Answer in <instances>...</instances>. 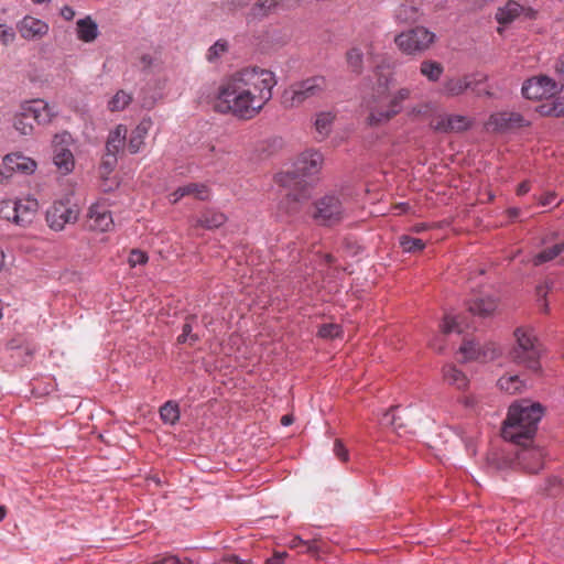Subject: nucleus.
<instances>
[{
	"label": "nucleus",
	"mask_w": 564,
	"mask_h": 564,
	"mask_svg": "<svg viewBox=\"0 0 564 564\" xmlns=\"http://www.w3.org/2000/svg\"><path fill=\"white\" fill-rule=\"evenodd\" d=\"M61 13L65 20H72L75 17V11L68 6L64 7Z\"/></svg>",
	"instance_id": "nucleus-60"
},
{
	"label": "nucleus",
	"mask_w": 564,
	"mask_h": 564,
	"mask_svg": "<svg viewBox=\"0 0 564 564\" xmlns=\"http://www.w3.org/2000/svg\"><path fill=\"white\" fill-rule=\"evenodd\" d=\"M129 264L131 267H135L138 264H144L148 261V256L144 251H141L139 249L131 250L129 254Z\"/></svg>",
	"instance_id": "nucleus-45"
},
{
	"label": "nucleus",
	"mask_w": 564,
	"mask_h": 564,
	"mask_svg": "<svg viewBox=\"0 0 564 564\" xmlns=\"http://www.w3.org/2000/svg\"><path fill=\"white\" fill-rule=\"evenodd\" d=\"M423 11L421 7L413 1H404L394 10V19L398 23L413 24L421 20Z\"/></svg>",
	"instance_id": "nucleus-23"
},
{
	"label": "nucleus",
	"mask_w": 564,
	"mask_h": 564,
	"mask_svg": "<svg viewBox=\"0 0 564 564\" xmlns=\"http://www.w3.org/2000/svg\"><path fill=\"white\" fill-rule=\"evenodd\" d=\"M529 442L519 444L521 448L517 453L518 465L529 474H535L543 468L544 451L539 446H529Z\"/></svg>",
	"instance_id": "nucleus-18"
},
{
	"label": "nucleus",
	"mask_w": 564,
	"mask_h": 564,
	"mask_svg": "<svg viewBox=\"0 0 564 564\" xmlns=\"http://www.w3.org/2000/svg\"><path fill=\"white\" fill-rule=\"evenodd\" d=\"M251 0H227L226 1V8L229 11H237L240 9L246 8Z\"/></svg>",
	"instance_id": "nucleus-50"
},
{
	"label": "nucleus",
	"mask_w": 564,
	"mask_h": 564,
	"mask_svg": "<svg viewBox=\"0 0 564 564\" xmlns=\"http://www.w3.org/2000/svg\"><path fill=\"white\" fill-rule=\"evenodd\" d=\"M411 90L409 88H400L389 100L386 112H379L377 109H373V113L371 120L373 122L378 121H389L394 116H397L402 109V102L410 98Z\"/></svg>",
	"instance_id": "nucleus-22"
},
{
	"label": "nucleus",
	"mask_w": 564,
	"mask_h": 564,
	"mask_svg": "<svg viewBox=\"0 0 564 564\" xmlns=\"http://www.w3.org/2000/svg\"><path fill=\"white\" fill-rule=\"evenodd\" d=\"M72 147L73 138L68 132L54 135L52 141V160L61 175H68L74 171L75 158Z\"/></svg>",
	"instance_id": "nucleus-11"
},
{
	"label": "nucleus",
	"mask_w": 564,
	"mask_h": 564,
	"mask_svg": "<svg viewBox=\"0 0 564 564\" xmlns=\"http://www.w3.org/2000/svg\"><path fill=\"white\" fill-rule=\"evenodd\" d=\"M327 88L324 76H312L295 82L285 88L281 96V104L285 109L302 106L306 100L321 96Z\"/></svg>",
	"instance_id": "nucleus-6"
},
{
	"label": "nucleus",
	"mask_w": 564,
	"mask_h": 564,
	"mask_svg": "<svg viewBox=\"0 0 564 564\" xmlns=\"http://www.w3.org/2000/svg\"><path fill=\"white\" fill-rule=\"evenodd\" d=\"M7 510L4 507L0 506V522L4 519Z\"/></svg>",
	"instance_id": "nucleus-64"
},
{
	"label": "nucleus",
	"mask_w": 564,
	"mask_h": 564,
	"mask_svg": "<svg viewBox=\"0 0 564 564\" xmlns=\"http://www.w3.org/2000/svg\"><path fill=\"white\" fill-rule=\"evenodd\" d=\"M443 334H449L453 332L462 333L464 330L463 324L457 317L452 315H445L443 323L441 324Z\"/></svg>",
	"instance_id": "nucleus-40"
},
{
	"label": "nucleus",
	"mask_w": 564,
	"mask_h": 564,
	"mask_svg": "<svg viewBox=\"0 0 564 564\" xmlns=\"http://www.w3.org/2000/svg\"><path fill=\"white\" fill-rule=\"evenodd\" d=\"M281 423H282V425H284V426H288V425L292 424V423H293V416H292V415H289V414H288V415H283V416L281 417Z\"/></svg>",
	"instance_id": "nucleus-62"
},
{
	"label": "nucleus",
	"mask_w": 564,
	"mask_h": 564,
	"mask_svg": "<svg viewBox=\"0 0 564 564\" xmlns=\"http://www.w3.org/2000/svg\"><path fill=\"white\" fill-rule=\"evenodd\" d=\"M362 56L364 53L359 47H352L346 54L349 68L357 74L362 69Z\"/></svg>",
	"instance_id": "nucleus-39"
},
{
	"label": "nucleus",
	"mask_w": 564,
	"mask_h": 564,
	"mask_svg": "<svg viewBox=\"0 0 564 564\" xmlns=\"http://www.w3.org/2000/svg\"><path fill=\"white\" fill-rule=\"evenodd\" d=\"M564 251V243H555L552 247L545 248L541 252L534 256L532 262L534 265H541L545 262H549L556 258L560 253Z\"/></svg>",
	"instance_id": "nucleus-35"
},
{
	"label": "nucleus",
	"mask_w": 564,
	"mask_h": 564,
	"mask_svg": "<svg viewBox=\"0 0 564 564\" xmlns=\"http://www.w3.org/2000/svg\"><path fill=\"white\" fill-rule=\"evenodd\" d=\"M151 127L152 120L150 118H143L133 129L128 142V149L130 153L134 154L141 150L144 143V139L148 135Z\"/></svg>",
	"instance_id": "nucleus-25"
},
{
	"label": "nucleus",
	"mask_w": 564,
	"mask_h": 564,
	"mask_svg": "<svg viewBox=\"0 0 564 564\" xmlns=\"http://www.w3.org/2000/svg\"><path fill=\"white\" fill-rule=\"evenodd\" d=\"M497 308V301L492 296L475 297L468 303V310L471 314L478 316H489Z\"/></svg>",
	"instance_id": "nucleus-27"
},
{
	"label": "nucleus",
	"mask_w": 564,
	"mask_h": 564,
	"mask_svg": "<svg viewBox=\"0 0 564 564\" xmlns=\"http://www.w3.org/2000/svg\"><path fill=\"white\" fill-rule=\"evenodd\" d=\"M184 196H187V194L183 192V186H181L174 193L171 194L170 200L171 203L175 204Z\"/></svg>",
	"instance_id": "nucleus-55"
},
{
	"label": "nucleus",
	"mask_w": 564,
	"mask_h": 564,
	"mask_svg": "<svg viewBox=\"0 0 564 564\" xmlns=\"http://www.w3.org/2000/svg\"><path fill=\"white\" fill-rule=\"evenodd\" d=\"M555 197H556L555 193H553V192L546 193L543 196H541L540 204L542 206L551 205L555 200Z\"/></svg>",
	"instance_id": "nucleus-54"
},
{
	"label": "nucleus",
	"mask_w": 564,
	"mask_h": 564,
	"mask_svg": "<svg viewBox=\"0 0 564 564\" xmlns=\"http://www.w3.org/2000/svg\"><path fill=\"white\" fill-rule=\"evenodd\" d=\"M391 78L381 74H378V88L375 94L367 100L366 107L369 111V115L367 117V122L370 126H379L382 123H386L387 121H376L373 122L371 120L373 109H377L379 112H386L388 100L387 99V93L390 87Z\"/></svg>",
	"instance_id": "nucleus-17"
},
{
	"label": "nucleus",
	"mask_w": 564,
	"mask_h": 564,
	"mask_svg": "<svg viewBox=\"0 0 564 564\" xmlns=\"http://www.w3.org/2000/svg\"><path fill=\"white\" fill-rule=\"evenodd\" d=\"M99 35L97 23L90 15L77 20L76 36L84 43H93Z\"/></svg>",
	"instance_id": "nucleus-26"
},
{
	"label": "nucleus",
	"mask_w": 564,
	"mask_h": 564,
	"mask_svg": "<svg viewBox=\"0 0 564 564\" xmlns=\"http://www.w3.org/2000/svg\"><path fill=\"white\" fill-rule=\"evenodd\" d=\"M530 126L521 113L513 111H500L492 113L486 122L487 130L507 132L518 128Z\"/></svg>",
	"instance_id": "nucleus-14"
},
{
	"label": "nucleus",
	"mask_w": 564,
	"mask_h": 564,
	"mask_svg": "<svg viewBox=\"0 0 564 564\" xmlns=\"http://www.w3.org/2000/svg\"><path fill=\"white\" fill-rule=\"evenodd\" d=\"M15 39L13 30L6 24H0V41L3 44L12 43Z\"/></svg>",
	"instance_id": "nucleus-47"
},
{
	"label": "nucleus",
	"mask_w": 564,
	"mask_h": 564,
	"mask_svg": "<svg viewBox=\"0 0 564 564\" xmlns=\"http://www.w3.org/2000/svg\"><path fill=\"white\" fill-rule=\"evenodd\" d=\"M80 209L69 198L55 200L46 210V223L54 231H62L66 225L78 220Z\"/></svg>",
	"instance_id": "nucleus-10"
},
{
	"label": "nucleus",
	"mask_w": 564,
	"mask_h": 564,
	"mask_svg": "<svg viewBox=\"0 0 564 564\" xmlns=\"http://www.w3.org/2000/svg\"><path fill=\"white\" fill-rule=\"evenodd\" d=\"M431 226L429 224H425V223H420V224H415L411 227V231L412 232H415V234H420V232H423L427 229H430Z\"/></svg>",
	"instance_id": "nucleus-57"
},
{
	"label": "nucleus",
	"mask_w": 564,
	"mask_h": 564,
	"mask_svg": "<svg viewBox=\"0 0 564 564\" xmlns=\"http://www.w3.org/2000/svg\"><path fill=\"white\" fill-rule=\"evenodd\" d=\"M560 90L558 84L545 75L532 77L525 80L522 86V94L527 99L549 98Z\"/></svg>",
	"instance_id": "nucleus-12"
},
{
	"label": "nucleus",
	"mask_w": 564,
	"mask_h": 564,
	"mask_svg": "<svg viewBox=\"0 0 564 564\" xmlns=\"http://www.w3.org/2000/svg\"><path fill=\"white\" fill-rule=\"evenodd\" d=\"M444 72V67L440 62L432 59H424L420 64V73L426 77L430 82H437Z\"/></svg>",
	"instance_id": "nucleus-32"
},
{
	"label": "nucleus",
	"mask_w": 564,
	"mask_h": 564,
	"mask_svg": "<svg viewBox=\"0 0 564 564\" xmlns=\"http://www.w3.org/2000/svg\"><path fill=\"white\" fill-rule=\"evenodd\" d=\"M530 191V183L524 181L520 183L517 187V194L519 196L525 195Z\"/></svg>",
	"instance_id": "nucleus-59"
},
{
	"label": "nucleus",
	"mask_w": 564,
	"mask_h": 564,
	"mask_svg": "<svg viewBox=\"0 0 564 564\" xmlns=\"http://www.w3.org/2000/svg\"><path fill=\"white\" fill-rule=\"evenodd\" d=\"M324 156L317 150H306L299 155L294 163V171L285 173L280 177L283 186L293 187L286 194L288 212L295 213L299 206L306 202L311 196V185L301 180V177L313 176L317 174L323 165Z\"/></svg>",
	"instance_id": "nucleus-2"
},
{
	"label": "nucleus",
	"mask_w": 564,
	"mask_h": 564,
	"mask_svg": "<svg viewBox=\"0 0 564 564\" xmlns=\"http://www.w3.org/2000/svg\"><path fill=\"white\" fill-rule=\"evenodd\" d=\"M551 286L547 283H543L536 286V294L543 300L541 310L544 313H549V304L545 301V297L550 291Z\"/></svg>",
	"instance_id": "nucleus-48"
},
{
	"label": "nucleus",
	"mask_w": 564,
	"mask_h": 564,
	"mask_svg": "<svg viewBox=\"0 0 564 564\" xmlns=\"http://www.w3.org/2000/svg\"><path fill=\"white\" fill-rule=\"evenodd\" d=\"M538 111L542 116L564 117V96L556 98L552 102L539 106Z\"/></svg>",
	"instance_id": "nucleus-36"
},
{
	"label": "nucleus",
	"mask_w": 564,
	"mask_h": 564,
	"mask_svg": "<svg viewBox=\"0 0 564 564\" xmlns=\"http://www.w3.org/2000/svg\"><path fill=\"white\" fill-rule=\"evenodd\" d=\"M340 327L337 324H324L318 329V336L322 338H336L340 335Z\"/></svg>",
	"instance_id": "nucleus-44"
},
{
	"label": "nucleus",
	"mask_w": 564,
	"mask_h": 564,
	"mask_svg": "<svg viewBox=\"0 0 564 564\" xmlns=\"http://www.w3.org/2000/svg\"><path fill=\"white\" fill-rule=\"evenodd\" d=\"M335 119L336 113L333 111H321L316 113L314 128L318 134V141L325 140L329 135Z\"/></svg>",
	"instance_id": "nucleus-28"
},
{
	"label": "nucleus",
	"mask_w": 564,
	"mask_h": 564,
	"mask_svg": "<svg viewBox=\"0 0 564 564\" xmlns=\"http://www.w3.org/2000/svg\"><path fill=\"white\" fill-rule=\"evenodd\" d=\"M160 416L166 424H175L180 419V408L177 403L167 401L160 408Z\"/></svg>",
	"instance_id": "nucleus-37"
},
{
	"label": "nucleus",
	"mask_w": 564,
	"mask_h": 564,
	"mask_svg": "<svg viewBox=\"0 0 564 564\" xmlns=\"http://www.w3.org/2000/svg\"><path fill=\"white\" fill-rule=\"evenodd\" d=\"M436 35L425 26H415L394 37V44L405 55H420L430 50Z\"/></svg>",
	"instance_id": "nucleus-7"
},
{
	"label": "nucleus",
	"mask_w": 564,
	"mask_h": 564,
	"mask_svg": "<svg viewBox=\"0 0 564 564\" xmlns=\"http://www.w3.org/2000/svg\"><path fill=\"white\" fill-rule=\"evenodd\" d=\"M542 415L543 409L539 403L527 400L513 403L502 426L503 438L514 444L531 442Z\"/></svg>",
	"instance_id": "nucleus-3"
},
{
	"label": "nucleus",
	"mask_w": 564,
	"mask_h": 564,
	"mask_svg": "<svg viewBox=\"0 0 564 564\" xmlns=\"http://www.w3.org/2000/svg\"><path fill=\"white\" fill-rule=\"evenodd\" d=\"M498 387L509 394H516L522 391L524 382L518 375L503 376L498 380Z\"/></svg>",
	"instance_id": "nucleus-34"
},
{
	"label": "nucleus",
	"mask_w": 564,
	"mask_h": 564,
	"mask_svg": "<svg viewBox=\"0 0 564 564\" xmlns=\"http://www.w3.org/2000/svg\"><path fill=\"white\" fill-rule=\"evenodd\" d=\"M56 116L54 106L43 99L23 101L13 117V127L22 135H31L34 127L30 119L37 124H47Z\"/></svg>",
	"instance_id": "nucleus-4"
},
{
	"label": "nucleus",
	"mask_w": 564,
	"mask_h": 564,
	"mask_svg": "<svg viewBox=\"0 0 564 564\" xmlns=\"http://www.w3.org/2000/svg\"><path fill=\"white\" fill-rule=\"evenodd\" d=\"M39 203L35 198L3 199L0 203V217L25 227L33 221Z\"/></svg>",
	"instance_id": "nucleus-8"
},
{
	"label": "nucleus",
	"mask_w": 564,
	"mask_h": 564,
	"mask_svg": "<svg viewBox=\"0 0 564 564\" xmlns=\"http://www.w3.org/2000/svg\"><path fill=\"white\" fill-rule=\"evenodd\" d=\"M132 99L131 93L120 89L108 100L107 109L111 112L122 111L131 104Z\"/></svg>",
	"instance_id": "nucleus-31"
},
{
	"label": "nucleus",
	"mask_w": 564,
	"mask_h": 564,
	"mask_svg": "<svg viewBox=\"0 0 564 564\" xmlns=\"http://www.w3.org/2000/svg\"><path fill=\"white\" fill-rule=\"evenodd\" d=\"M460 352L464 355L465 360L487 362L501 356L502 350L500 346L494 341H488L482 345L474 341H466L460 347Z\"/></svg>",
	"instance_id": "nucleus-15"
},
{
	"label": "nucleus",
	"mask_w": 564,
	"mask_h": 564,
	"mask_svg": "<svg viewBox=\"0 0 564 564\" xmlns=\"http://www.w3.org/2000/svg\"><path fill=\"white\" fill-rule=\"evenodd\" d=\"M410 208L409 203H398L393 206V210L395 214L401 215L403 213H406Z\"/></svg>",
	"instance_id": "nucleus-58"
},
{
	"label": "nucleus",
	"mask_w": 564,
	"mask_h": 564,
	"mask_svg": "<svg viewBox=\"0 0 564 564\" xmlns=\"http://www.w3.org/2000/svg\"><path fill=\"white\" fill-rule=\"evenodd\" d=\"M199 339L197 334L193 333V327L189 321H187L182 328L181 335L177 337L178 344L188 343L191 346Z\"/></svg>",
	"instance_id": "nucleus-42"
},
{
	"label": "nucleus",
	"mask_w": 564,
	"mask_h": 564,
	"mask_svg": "<svg viewBox=\"0 0 564 564\" xmlns=\"http://www.w3.org/2000/svg\"><path fill=\"white\" fill-rule=\"evenodd\" d=\"M184 196H187V194L183 192V186H181L174 193L171 194L170 200L171 203L175 204Z\"/></svg>",
	"instance_id": "nucleus-56"
},
{
	"label": "nucleus",
	"mask_w": 564,
	"mask_h": 564,
	"mask_svg": "<svg viewBox=\"0 0 564 564\" xmlns=\"http://www.w3.org/2000/svg\"><path fill=\"white\" fill-rule=\"evenodd\" d=\"M471 126L473 119L462 115L443 116L431 123L432 129L440 133H460Z\"/></svg>",
	"instance_id": "nucleus-19"
},
{
	"label": "nucleus",
	"mask_w": 564,
	"mask_h": 564,
	"mask_svg": "<svg viewBox=\"0 0 564 564\" xmlns=\"http://www.w3.org/2000/svg\"><path fill=\"white\" fill-rule=\"evenodd\" d=\"M117 163V154L115 153H108L106 151V155L102 160V166H105L107 170H112L115 164Z\"/></svg>",
	"instance_id": "nucleus-52"
},
{
	"label": "nucleus",
	"mask_w": 564,
	"mask_h": 564,
	"mask_svg": "<svg viewBox=\"0 0 564 564\" xmlns=\"http://www.w3.org/2000/svg\"><path fill=\"white\" fill-rule=\"evenodd\" d=\"M346 216V207L339 196L328 194L314 204L312 217L323 226H333L341 221Z\"/></svg>",
	"instance_id": "nucleus-9"
},
{
	"label": "nucleus",
	"mask_w": 564,
	"mask_h": 564,
	"mask_svg": "<svg viewBox=\"0 0 564 564\" xmlns=\"http://www.w3.org/2000/svg\"><path fill=\"white\" fill-rule=\"evenodd\" d=\"M399 242L405 252H419L425 248V242L422 239L413 238L408 235H402L399 238Z\"/></svg>",
	"instance_id": "nucleus-38"
},
{
	"label": "nucleus",
	"mask_w": 564,
	"mask_h": 564,
	"mask_svg": "<svg viewBox=\"0 0 564 564\" xmlns=\"http://www.w3.org/2000/svg\"><path fill=\"white\" fill-rule=\"evenodd\" d=\"M522 15L525 19H534L535 11L510 0L503 7L498 8L496 12V20L499 24H509Z\"/></svg>",
	"instance_id": "nucleus-21"
},
{
	"label": "nucleus",
	"mask_w": 564,
	"mask_h": 564,
	"mask_svg": "<svg viewBox=\"0 0 564 564\" xmlns=\"http://www.w3.org/2000/svg\"><path fill=\"white\" fill-rule=\"evenodd\" d=\"M148 564H191V563L186 562V561H182L177 556L165 555V556L156 557L155 560H153L152 562H150Z\"/></svg>",
	"instance_id": "nucleus-46"
},
{
	"label": "nucleus",
	"mask_w": 564,
	"mask_h": 564,
	"mask_svg": "<svg viewBox=\"0 0 564 564\" xmlns=\"http://www.w3.org/2000/svg\"><path fill=\"white\" fill-rule=\"evenodd\" d=\"M334 453L343 462H346L348 459V451L346 449L340 440L335 441Z\"/></svg>",
	"instance_id": "nucleus-49"
},
{
	"label": "nucleus",
	"mask_w": 564,
	"mask_h": 564,
	"mask_svg": "<svg viewBox=\"0 0 564 564\" xmlns=\"http://www.w3.org/2000/svg\"><path fill=\"white\" fill-rule=\"evenodd\" d=\"M228 48L227 42L217 41L214 45L208 48L207 59L209 62H215L221 54H224Z\"/></svg>",
	"instance_id": "nucleus-43"
},
{
	"label": "nucleus",
	"mask_w": 564,
	"mask_h": 564,
	"mask_svg": "<svg viewBox=\"0 0 564 564\" xmlns=\"http://www.w3.org/2000/svg\"><path fill=\"white\" fill-rule=\"evenodd\" d=\"M516 345L509 351L510 359L517 365L527 367L532 371H539L541 347L529 328L519 327L514 330Z\"/></svg>",
	"instance_id": "nucleus-5"
},
{
	"label": "nucleus",
	"mask_w": 564,
	"mask_h": 564,
	"mask_svg": "<svg viewBox=\"0 0 564 564\" xmlns=\"http://www.w3.org/2000/svg\"><path fill=\"white\" fill-rule=\"evenodd\" d=\"M17 30L24 40L34 41L44 37L48 33L50 26L41 19L26 15L17 23Z\"/></svg>",
	"instance_id": "nucleus-20"
},
{
	"label": "nucleus",
	"mask_w": 564,
	"mask_h": 564,
	"mask_svg": "<svg viewBox=\"0 0 564 564\" xmlns=\"http://www.w3.org/2000/svg\"><path fill=\"white\" fill-rule=\"evenodd\" d=\"M139 64L142 69H150L154 65V57L151 54H142L139 57Z\"/></svg>",
	"instance_id": "nucleus-51"
},
{
	"label": "nucleus",
	"mask_w": 564,
	"mask_h": 564,
	"mask_svg": "<svg viewBox=\"0 0 564 564\" xmlns=\"http://www.w3.org/2000/svg\"><path fill=\"white\" fill-rule=\"evenodd\" d=\"M444 380L459 390H464L468 386V379L455 366L448 365L443 368Z\"/></svg>",
	"instance_id": "nucleus-30"
},
{
	"label": "nucleus",
	"mask_w": 564,
	"mask_h": 564,
	"mask_svg": "<svg viewBox=\"0 0 564 564\" xmlns=\"http://www.w3.org/2000/svg\"><path fill=\"white\" fill-rule=\"evenodd\" d=\"M36 162L21 152L7 154L0 166V182L11 177L13 172L32 174L36 170Z\"/></svg>",
	"instance_id": "nucleus-13"
},
{
	"label": "nucleus",
	"mask_w": 564,
	"mask_h": 564,
	"mask_svg": "<svg viewBox=\"0 0 564 564\" xmlns=\"http://www.w3.org/2000/svg\"><path fill=\"white\" fill-rule=\"evenodd\" d=\"M508 215L511 217V218H516L520 215V209L519 208H516V207H512V208H509L507 210Z\"/></svg>",
	"instance_id": "nucleus-63"
},
{
	"label": "nucleus",
	"mask_w": 564,
	"mask_h": 564,
	"mask_svg": "<svg viewBox=\"0 0 564 564\" xmlns=\"http://www.w3.org/2000/svg\"><path fill=\"white\" fill-rule=\"evenodd\" d=\"M183 192L188 195L194 196L197 199L205 200L208 198V189L204 184L191 183L183 186Z\"/></svg>",
	"instance_id": "nucleus-41"
},
{
	"label": "nucleus",
	"mask_w": 564,
	"mask_h": 564,
	"mask_svg": "<svg viewBox=\"0 0 564 564\" xmlns=\"http://www.w3.org/2000/svg\"><path fill=\"white\" fill-rule=\"evenodd\" d=\"M113 225L112 214L106 202H96L88 208L87 226L90 230L107 232L113 228Z\"/></svg>",
	"instance_id": "nucleus-16"
},
{
	"label": "nucleus",
	"mask_w": 564,
	"mask_h": 564,
	"mask_svg": "<svg viewBox=\"0 0 564 564\" xmlns=\"http://www.w3.org/2000/svg\"><path fill=\"white\" fill-rule=\"evenodd\" d=\"M471 87L470 76L447 77L441 88V94L446 97H457Z\"/></svg>",
	"instance_id": "nucleus-24"
},
{
	"label": "nucleus",
	"mask_w": 564,
	"mask_h": 564,
	"mask_svg": "<svg viewBox=\"0 0 564 564\" xmlns=\"http://www.w3.org/2000/svg\"><path fill=\"white\" fill-rule=\"evenodd\" d=\"M128 129L123 124H118L115 130H112L107 139L106 151L108 153L118 154L124 145V141L127 138Z\"/></svg>",
	"instance_id": "nucleus-29"
},
{
	"label": "nucleus",
	"mask_w": 564,
	"mask_h": 564,
	"mask_svg": "<svg viewBox=\"0 0 564 564\" xmlns=\"http://www.w3.org/2000/svg\"><path fill=\"white\" fill-rule=\"evenodd\" d=\"M276 83L274 73L269 69L245 67L221 80L215 109L241 120H251L272 99Z\"/></svg>",
	"instance_id": "nucleus-1"
},
{
	"label": "nucleus",
	"mask_w": 564,
	"mask_h": 564,
	"mask_svg": "<svg viewBox=\"0 0 564 564\" xmlns=\"http://www.w3.org/2000/svg\"><path fill=\"white\" fill-rule=\"evenodd\" d=\"M555 69H556L557 73L564 75V53L557 59V62L555 64Z\"/></svg>",
	"instance_id": "nucleus-61"
},
{
	"label": "nucleus",
	"mask_w": 564,
	"mask_h": 564,
	"mask_svg": "<svg viewBox=\"0 0 564 564\" xmlns=\"http://www.w3.org/2000/svg\"><path fill=\"white\" fill-rule=\"evenodd\" d=\"M226 216L215 210H206L197 220V225L206 229H215L224 225Z\"/></svg>",
	"instance_id": "nucleus-33"
},
{
	"label": "nucleus",
	"mask_w": 564,
	"mask_h": 564,
	"mask_svg": "<svg viewBox=\"0 0 564 564\" xmlns=\"http://www.w3.org/2000/svg\"><path fill=\"white\" fill-rule=\"evenodd\" d=\"M302 545L307 546L306 552H308V553H312V552H314V551H315V547H314V545H313V544H307V543H306V542H304L301 538L295 536V538H293V539H292V541H291V547H300V546H302Z\"/></svg>",
	"instance_id": "nucleus-53"
}]
</instances>
